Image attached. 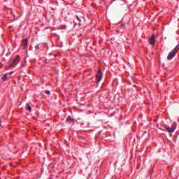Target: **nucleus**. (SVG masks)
<instances>
[{
  "mask_svg": "<svg viewBox=\"0 0 179 179\" xmlns=\"http://www.w3.org/2000/svg\"><path fill=\"white\" fill-rule=\"evenodd\" d=\"M162 127L164 129H162V131H164V132L166 131L169 134H173V132L177 129V122H173L171 127H169L167 124H164Z\"/></svg>",
  "mask_w": 179,
  "mask_h": 179,
  "instance_id": "f257e3e1",
  "label": "nucleus"
},
{
  "mask_svg": "<svg viewBox=\"0 0 179 179\" xmlns=\"http://www.w3.org/2000/svg\"><path fill=\"white\" fill-rule=\"evenodd\" d=\"M19 61H20V57L19 55H17L15 58L10 60L8 68H14V66L19 64Z\"/></svg>",
  "mask_w": 179,
  "mask_h": 179,
  "instance_id": "f03ea898",
  "label": "nucleus"
},
{
  "mask_svg": "<svg viewBox=\"0 0 179 179\" xmlns=\"http://www.w3.org/2000/svg\"><path fill=\"white\" fill-rule=\"evenodd\" d=\"M21 45L23 50L27 49V47H29V38H26L25 39L22 40L21 42Z\"/></svg>",
  "mask_w": 179,
  "mask_h": 179,
  "instance_id": "7ed1b4c3",
  "label": "nucleus"
},
{
  "mask_svg": "<svg viewBox=\"0 0 179 179\" xmlns=\"http://www.w3.org/2000/svg\"><path fill=\"white\" fill-rule=\"evenodd\" d=\"M101 79H103V73H101V70H99L98 73L96 76V80L97 83H99V82H100V80H101Z\"/></svg>",
  "mask_w": 179,
  "mask_h": 179,
  "instance_id": "20e7f679",
  "label": "nucleus"
},
{
  "mask_svg": "<svg viewBox=\"0 0 179 179\" xmlns=\"http://www.w3.org/2000/svg\"><path fill=\"white\" fill-rule=\"evenodd\" d=\"M176 54L177 53L174 52V50H172L167 56L168 61H171V59H173V57H176Z\"/></svg>",
  "mask_w": 179,
  "mask_h": 179,
  "instance_id": "39448f33",
  "label": "nucleus"
},
{
  "mask_svg": "<svg viewBox=\"0 0 179 179\" xmlns=\"http://www.w3.org/2000/svg\"><path fill=\"white\" fill-rule=\"evenodd\" d=\"M13 72H10L9 73H6L2 78L1 80L5 82V80H7V79H9L10 78V75H13Z\"/></svg>",
  "mask_w": 179,
  "mask_h": 179,
  "instance_id": "423d86ee",
  "label": "nucleus"
},
{
  "mask_svg": "<svg viewBox=\"0 0 179 179\" xmlns=\"http://www.w3.org/2000/svg\"><path fill=\"white\" fill-rule=\"evenodd\" d=\"M155 42H156V39L155 38V34H152L151 37L150 38V44L151 45H155Z\"/></svg>",
  "mask_w": 179,
  "mask_h": 179,
  "instance_id": "0eeeda50",
  "label": "nucleus"
},
{
  "mask_svg": "<svg viewBox=\"0 0 179 179\" xmlns=\"http://www.w3.org/2000/svg\"><path fill=\"white\" fill-rule=\"evenodd\" d=\"M25 107H26V110L29 111V113H31V107L30 106V105H29V103H26Z\"/></svg>",
  "mask_w": 179,
  "mask_h": 179,
  "instance_id": "6e6552de",
  "label": "nucleus"
},
{
  "mask_svg": "<svg viewBox=\"0 0 179 179\" xmlns=\"http://www.w3.org/2000/svg\"><path fill=\"white\" fill-rule=\"evenodd\" d=\"M178 50H179V44H178V45L175 47V48L173 50V51L177 54V52H178Z\"/></svg>",
  "mask_w": 179,
  "mask_h": 179,
  "instance_id": "1a4fd4ad",
  "label": "nucleus"
},
{
  "mask_svg": "<svg viewBox=\"0 0 179 179\" xmlns=\"http://www.w3.org/2000/svg\"><path fill=\"white\" fill-rule=\"evenodd\" d=\"M67 122H73V119L71 117V116H69L66 119Z\"/></svg>",
  "mask_w": 179,
  "mask_h": 179,
  "instance_id": "9d476101",
  "label": "nucleus"
},
{
  "mask_svg": "<svg viewBox=\"0 0 179 179\" xmlns=\"http://www.w3.org/2000/svg\"><path fill=\"white\" fill-rule=\"evenodd\" d=\"M76 17L77 20L79 22L78 24H80V22H82V20H80L79 16L76 15Z\"/></svg>",
  "mask_w": 179,
  "mask_h": 179,
  "instance_id": "9b49d317",
  "label": "nucleus"
},
{
  "mask_svg": "<svg viewBox=\"0 0 179 179\" xmlns=\"http://www.w3.org/2000/svg\"><path fill=\"white\" fill-rule=\"evenodd\" d=\"M35 50L37 51L38 50H40V44H36V45H35Z\"/></svg>",
  "mask_w": 179,
  "mask_h": 179,
  "instance_id": "f8f14e48",
  "label": "nucleus"
},
{
  "mask_svg": "<svg viewBox=\"0 0 179 179\" xmlns=\"http://www.w3.org/2000/svg\"><path fill=\"white\" fill-rule=\"evenodd\" d=\"M45 94L50 95L51 94V92H50V90H46Z\"/></svg>",
  "mask_w": 179,
  "mask_h": 179,
  "instance_id": "ddd939ff",
  "label": "nucleus"
},
{
  "mask_svg": "<svg viewBox=\"0 0 179 179\" xmlns=\"http://www.w3.org/2000/svg\"><path fill=\"white\" fill-rule=\"evenodd\" d=\"M62 29H66V25H63L62 27Z\"/></svg>",
  "mask_w": 179,
  "mask_h": 179,
  "instance_id": "4468645a",
  "label": "nucleus"
},
{
  "mask_svg": "<svg viewBox=\"0 0 179 179\" xmlns=\"http://www.w3.org/2000/svg\"><path fill=\"white\" fill-rule=\"evenodd\" d=\"M0 127H1V120H0Z\"/></svg>",
  "mask_w": 179,
  "mask_h": 179,
  "instance_id": "2eb2a0df",
  "label": "nucleus"
},
{
  "mask_svg": "<svg viewBox=\"0 0 179 179\" xmlns=\"http://www.w3.org/2000/svg\"><path fill=\"white\" fill-rule=\"evenodd\" d=\"M34 61H36V59H34Z\"/></svg>",
  "mask_w": 179,
  "mask_h": 179,
  "instance_id": "dca6fc26",
  "label": "nucleus"
}]
</instances>
